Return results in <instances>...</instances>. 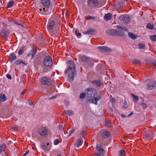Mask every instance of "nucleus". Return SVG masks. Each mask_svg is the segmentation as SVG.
Here are the masks:
<instances>
[{
    "instance_id": "nucleus-31",
    "label": "nucleus",
    "mask_w": 156,
    "mask_h": 156,
    "mask_svg": "<svg viewBox=\"0 0 156 156\" xmlns=\"http://www.w3.org/2000/svg\"><path fill=\"white\" fill-rule=\"evenodd\" d=\"M24 51V47L23 46L21 48L19 49L18 51V54L20 55H21Z\"/></svg>"
},
{
    "instance_id": "nucleus-35",
    "label": "nucleus",
    "mask_w": 156,
    "mask_h": 156,
    "mask_svg": "<svg viewBox=\"0 0 156 156\" xmlns=\"http://www.w3.org/2000/svg\"><path fill=\"white\" fill-rule=\"evenodd\" d=\"M151 39L153 41H156V35H151L150 37Z\"/></svg>"
},
{
    "instance_id": "nucleus-44",
    "label": "nucleus",
    "mask_w": 156,
    "mask_h": 156,
    "mask_svg": "<svg viewBox=\"0 0 156 156\" xmlns=\"http://www.w3.org/2000/svg\"><path fill=\"white\" fill-rule=\"evenodd\" d=\"M95 82L98 86H100L101 85V82L99 81H96Z\"/></svg>"
},
{
    "instance_id": "nucleus-42",
    "label": "nucleus",
    "mask_w": 156,
    "mask_h": 156,
    "mask_svg": "<svg viewBox=\"0 0 156 156\" xmlns=\"http://www.w3.org/2000/svg\"><path fill=\"white\" fill-rule=\"evenodd\" d=\"M58 143H59V140H58V139H55V140L54 141V143L55 145H57L58 144Z\"/></svg>"
},
{
    "instance_id": "nucleus-55",
    "label": "nucleus",
    "mask_w": 156,
    "mask_h": 156,
    "mask_svg": "<svg viewBox=\"0 0 156 156\" xmlns=\"http://www.w3.org/2000/svg\"><path fill=\"white\" fill-rule=\"evenodd\" d=\"M56 97V96H53L52 97H50V99H52L53 98H55Z\"/></svg>"
},
{
    "instance_id": "nucleus-8",
    "label": "nucleus",
    "mask_w": 156,
    "mask_h": 156,
    "mask_svg": "<svg viewBox=\"0 0 156 156\" xmlns=\"http://www.w3.org/2000/svg\"><path fill=\"white\" fill-rule=\"evenodd\" d=\"M97 152V155L100 156H103V154L104 153L103 149L101 147L100 145H97L96 147Z\"/></svg>"
},
{
    "instance_id": "nucleus-5",
    "label": "nucleus",
    "mask_w": 156,
    "mask_h": 156,
    "mask_svg": "<svg viewBox=\"0 0 156 156\" xmlns=\"http://www.w3.org/2000/svg\"><path fill=\"white\" fill-rule=\"evenodd\" d=\"M39 134L42 136H47L48 133V129L44 127L41 128L38 131Z\"/></svg>"
},
{
    "instance_id": "nucleus-20",
    "label": "nucleus",
    "mask_w": 156,
    "mask_h": 156,
    "mask_svg": "<svg viewBox=\"0 0 156 156\" xmlns=\"http://www.w3.org/2000/svg\"><path fill=\"white\" fill-rule=\"evenodd\" d=\"M16 55L14 53H11L9 56V61L11 62L14 60L16 58Z\"/></svg>"
},
{
    "instance_id": "nucleus-1",
    "label": "nucleus",
    "mask_w": 156,
    "mask_h": 156,
    "mask_svg": "<svg viewBox=\"0 0 156 156\" xmlns=\"http://www.w3.org/2000/svg\"><path fill=\"white\" fill-rule=\"evenodd\" d=\"M87 91V101L95 105H97L98 101L101 98L99 93L97 92L95 90L90 88H88Z\"/></svg>"
},
{
    "instance_id": "nucleus-38",
    "label": "nucleus",
    "mask_w": 156,
    "mask_h": 156,
    "mask_svg": "<svg viewBox=\"0 0 156 156\" xmlns=\"http://www.w3.org/2000/svg\"><path fill=\"white\" fill-rule=\"evenodd\" d=\"M125 154V151L124 150H122L119 152V154L121 155H124Z\"/></svg>"
},
{
    "instance_id": "nucleus-4",
    "label": "nucleus",
    "mask_w": 156,
    "mask_h": 156,
    "mask_svg": "<svg viewBox=\"0 0 156 156\" xmlns=\"http://www.w3.org/2000/svg\"><path fill=\"white\" fill-rule=\"evenodd\" d=\"M147 88L149 90H152L156 88V81L152 80L148 83L147 85Z\"/></svg>"
},
{
    "instance_id": "nucleus-46",
    "label": "nucleus",
    "mask_w": 156,
    "mask_h": 156,
    "mask_svg": "<svg viewBox=\"0 0 156 156\" xmlns=\"http://www.w3.org/2000/svg\"><path fill=\"white\" fill-rule=\"evenodd\" d=\"M12 22H13V24H16V25H21L20 24V23H17L16 21H13Z\"/></svg>"
},
{
    "instance_id": "nucleus-57",
    "label": "nucleus",
    "mask_w": 156,
    "mask_h": 156,
    "mask_svg": "<svg viewBox=\"0 0 156 156\" xmlns=\"http://www.w3.org/2000/svg\"><path fill=\"white\" fill-rule=\"evenodd\" d=\"M111 100H112V101L113 102H115V100L113 99V98H112L111 99Z\"/></svg>"
},
{
    "instance_id": "nucleus-3",
    "label": "nucleus",
    "mask_w": 156,
    "mask_h": 156,
    "mask_svg": "<svg viewBox=\"0 0 156 156\" xmlns=\"http://www.w3.org/2000/svg\"><path fill=\"white\" fill-rule=\"evenodd\" d=\"M53 63L52 58L50 56H45L44 58L43 64L45 66H51Z\"/></svg>"
},
{
    "instance_id": "nucleus-32",
    "label": "nucleus",
    "mask_w": 156,
    "mask_h": 156,
    "mask_svg": "<svg viewBox=\"0 0 156 156\" xmlns=\"http://www.w3.org/2000/svg\"><path fill=\"white\" fill-rule=\"evenodd\" d=\"M147 27L149 29L153 30L154 29L153 25L152 23H148L147 25Z\"/></svg>"
},
{
    "instance_id": "nucleus-10",
    "label": "nucleus",
    "mask_w": 156,
    "mask_h": 156,
    "mask_svg": "<svg viewBox=\"0 0 156 156\" xmlns=\"http://www.w3.org/2000/svg\"><path fill=\"white\" fill-rule=\"evenodd\" d=\"M88 4L91 6L94 7L98 5V2L97 0H90Z\"/></svg>"
},
{
    "instance_id": "nucleus-48",
    "label": "nucleus",
    "mask_w": 156,
    "mask_h": 156,
    "mask_svg": "<svg viewBox=\"0 0 156 156\" xmlns=\"http://www.w3.org/2000/svg\"><path fill=\"white\" fill-rule=\"evenodd\" d=\"M94 17L93 16H89V17H87V20H90V19H94Z\"/></svg>"
},
{
    "instance_id": "nucleus-51",
    "label": "nucleus",
    "mask_w": 156,
    "mask_h": 156,
    "mask_svg": "<svg viewBox=\"0 0 156 156\" xmlns=\"http://www.w3.org/2000/svg\"><path fill=\"white\" fill-rule=\"evenodd\" d=\"M12 129L14 130H17V128L15 127L12 126Z\"/></svg>"
},
{
    "instance_id": "nucleus-36",
    "label": "nucleus",
    "mask_w": 156,
    "mask_h": 156,
    "mask_svg": "<svg viewBox=\"0 0 156 156\" xmlns=\"http://www.w3.org/2000/svg\"><path fill=\"white\" fill-rule=\"evenodd\" d=\"M131 95H132V97L133 98V100L134 101H137L138 100V97L137 96H135L134 94H131Z\"/></svg>"
},
{
    "instance_id": "nucleus-53",
    "label": "nucleus",
    "mask_w": 156,
    "mask_h": 156,
    "mask_svg": "<svg viewBox=\"0 0 156 156\" xmlns=\"http://www.w3.org/2000/svg\"><path fill=\"white\" fill-rule=\"evenodd\" d=\"M26 91H27V90H24L21 93V94L22 95H23V94H24L25 93H26Z\"/></svg>"
},
{
    "instance_id": "nucleus-25",
    "label": "nucleus",
    "mask_w": 156,
    "mask_h": 156,
    "mask_svg": "<svg viewBox=\"0 0 156 156\" xmlns=\"http://www.w3.org/2000/svg\"><path fill=\"white\" fill-rule=\"evenodd\" d=\"M81 60L84 62H87L89 60V58L87 56L83 55L81 57Z\"/></svg>"
},
{
    "instance_id": "nucleus-61",
    "label": "nucleus",
    "mask_w": 156,
    "mask_h": 156,
    "mask_svg": "<svg viewBox=\"0 0 156 156\" xmlns=\"http://www.w3.org/2000/svg\"><path fill=\"white\" fill-rule=\"evenodd\" d=\"M154 156H156V154L154 155Z\"/></svg>"
},
{
    "instance_id": "nucleus-7",
    "label": "nucleus",
    "mask_w": 156,
    "mask_h": 156,
    "mask_svg": "<svg viewBox=\"0 0 156 156\" xmlns=\"http://www.w3.org/2000/svg\"><path fill=\"white\" fill-rule=\"evenodd\" d=\"M41 82L43 85H51L52 82L51 80L47 77H44L42 78L41 80Z\"/></svg>"
},
{
    "instance_id": "nucleus-24",
    "label": "nucleus",
    "mask_w": 156,
    "mask_h": 156,
    "mask_svg": "<svg viewBox=\"0 0 156 156\" xmlns=\"http://www.w3.org/2000/svg\"><path fill=\"white\" fill-rule=\"evenodd\" d=\"M122 20L124 23H127L129 21V18L127 16H126L122 18Z\"/></svg>"
},
{
    "instance_id": "nucleus-54",
    "label": "nucleus",
    "mask_w": 156,
    "mask_h": 156,
    "mask_svg": "<svg viewBox=\"0 0 156 156\" xmlns=\"http://www.w3.org/2000/svg\"><path fill=\"white\" fill-rule=\"evenodd\" d=\"M121 115L123 118H125L126 117V115L122 114H121Z\"/></svg>"
},
{
    "instance_id": "nucleus-52",
    "label": "nucleus",
    "mask_w": 156,
    "mask_h": 156,
    "mask_svg": "<svg viewBox=\"0 0 156 156\" xmlns=\"http://www.w3.org/2000/svg\"><path fill=\"white\" fill-rule=\"evenodd\" d=\"M58 128L59 129H62V124H60L58 126Z\"/></svg>"
},
{
    "instance_id": "nucleus-50",
    "label": "nucleus",
    "mask_w": 156,
    "mask_h": 156,
    "mask_svg": "<svg viewBox=\"0 0 156 156\" xmlns=\"http://www.w3.org/2000/svg\"><path fill=\"white\" fill-rule=\"evenodd\" d=\"M85 131L84 130H83L81 133V135L82 136H83L85 134Z\"/></svg>"
},
{
    "instance_id": "nucleus-21",
    "label": "nucleus",
    "mask_w": 156,
    "mask_h": 156,
    "mask_svg": "<svg viewBox=\"0 0 156 156\" xmlns=\"http://www.w3.org/2000/svg\"><path fill=\"white\" fill-rule=\"evenodd\" d=\"M49 145V143H48L47 145H43L42 146V149L45 151H48L50 148V146Z\"/></svg>"
},
{
    "instance_id": "nucleus-63",
    "label": "nucleus",
    "mask_w": 156,
    "mask_h": 156,
    "mask_svg": "<svg viewBox=\"0 0 156 156\" xmlns=\"http://www.w3.org/2000/svg\"><path fill=\"white\" fill-rule=\"evenodd\" d=\"M155 107L156 108V105H155Z\"/></svg>"
},
{
    "instance_id": "nucleus-62",
    "label": "nucleus",
    "mask_w": 156,
    "mask_h": 156,
    "mask_svg": "<svg viewBox=\"0 0 156 156\" xmlns=\"http://www.w3.org/2000/svg\"><path fill=\"white\" fill-rule=\"evenodd\" d=\"M121 154H119V156H121Z\"/></svg>"
},
{
    "instance_id": "nucleus-16",
    "label": "nucleus",
    "mask_w": 156,
    "mask_h": 156,
    "mask_svg": "<svg viewBox=\"0 0 156 156\" xmlns=\"http://www.w3.org/2000/svg\"><path fill=\"white\" fill-rule=\"evenodd\" d=\"M55 22L54 20H51L49 22L48 27L49 30H52L55 25Z\"/></svg>"
},
{
    "instance_id": "nucleus-30",
    "label": "nucleus",
    "mask_w": 156,
    "mask_h": 156,
    "mask_svg": "<svg viewBox=\"0 0 156 156\" xmlns=\"http://www.w3.org/2000/svg\"><path fill=\"white\" fill-rule=\"evenodd\" d=\"M5 144H2L0 146V152L3 151L5 148Z\"/></svg>"
},
{
    "instance_id": "nucleus-33",
    "label": "nucleus",
    "mask_w": 156,
    "mask_h": 156,
    "mask_svg": "<svg viewBox=\"0 0 156 156\" xmlns=\"http://www.w3.org/2000/svg\"><path fill=\"white\" fill-rule=\"evenodd\" d=\"M132 62L133 64L136 63L137 64H140V61L138 59H133L132 60Z\"/></svg>"
},
{
    "instance_id": "nucleus-15",
    "label": "nucleus",
    "mask_w": 156,
    "mask_h": 156,
    "mask_svg": "<svg viewBox=\"0 0 156 156\" xmlns=\"http://www.w3.org/2000/svg\"><path fill=\"white\" fill-rule=\"evenodd\" d=\"M96 33V30L92 28L89 29L88 30L86 31L85 34H94Z\"/></svg>"
},
{
    "instance_id": "nucleus-45",
    "label": "nucleus",
    "mask_w": 156,
    "mask_h": 156,
    "mask_svg": "<svg viewBox=\"0 0 156 156\" xmlns=\"http://www.w3.org/2000/svg\"><path fill=\"white\" fill-rule=\"evenodd\" d=\"M29 150L26 151L25 153L23 154V156H26L28 153H29Z\"/></svg>"
},
{
    "instance_id": "nucleus-34",
    "label": "nucleus",
    "mask_w": 156,
    "mask_h": 156,
    "mask_svg": "<svg viewBox=\"0 0 156 156\" xmlns=\"http://www.w3.org/2000/svg\"><path fill=\"white\" fill-rule=\"evenodd\" d=\"M145 46V45L144 44H141L139 43L138 44V47L140 49H143Z\"/></svg>"
},
{
    "instance_id": "nucleus-19",
    "label": "nucleus",
    "mask_w": 156,
    "mask_h": 156,
    "mask_svg": "<svg viewBox=\"0 0 156 156\" xmlns=\"http://www.w3.org/2000/svg\"><path fill=\"white\" fill-rule=\"evenodd\" d=\"M15 63L16 65H18L21 63H22L26 66L27 64V62H26L22 59H19L17 60L15 62Z\"/></svg>"
},
{
    "instance_id": "nucleus-6",
    "label": "nucleus",
    "mask_w": 156,
    "mask_h": 156,
    "mask_svg": "<svg viewBox=\"0 0 156 156\" xmlns=\"http://www.w3.org/2000/svg\"><path fill=\"white\" fill-rule=\"evenodd\" d=\"M117 28L118 29H119L118 31L117 30V35L116 36H121L123 35L124 33L122 30L127 31V28H124L120 26H117Z\"/></svg>"
},
{
    "instance_id": "nucleus-2",
    "label": "nucleus",
    "mask_w": 156,
    "mask_h": 156,
    "mask_svg": "<svg viewBox=\"0 0 156 156\" xmlns=\"http://www.w3.org/2000/svg\"><path fill=\"white\" fill-rule=\"evenodd\" d=\"M68 68L66 70L65 73L68 74L69 78L73 80L76 73L75 65L73 61L70 60L68 62Z\"/></svg>"
},
{
    "instance_id": "nucleus-17",
    "label": "nucleus",
    "mask_w": 156,
    "mask_h": 156,
    "mask_svg": "<svg viewBox=\"0 0 156 156\" xmlns=\"http://www.w3.org/2000/svg\"><path fill=\"white\" fill-rule=\"evenodd\" d=\"M98 48L99 50L101 51H109L110 49L109 48L105 46H99Z\"/></svg>"
},
{
    "instance_id": "nucleus-60",
    "label": "nucleus",
    "mask_w": 156,
    "mask_h": 156,
    "mask_svg": "<svg viewBox=\"0 0 156 156\" xmlns=\"http://www.w3.org/2000/svg\"><path fill=\"white\" fill-rule=\"evenodd\" d=\"M29 104H30V105H32V103H29Z\"/></svg>"
},
{
    "instance_id": "nucleus-59",
    "label": "nucleus",
    "mask_w": 156,
    "mask_h": 156,
    "mask_svg": "<svg viewBox=\"0 0 156 156\" xmlns=\"http://www.w3.org/2000/svg\"><path fill=\"white\" fill-rule=\"evenodd\" d=\"M148 135H149V134H148L146 135V136H148Z\"/></svg>"
},
{
    "instance_id": "nucleus-14",
    "label": "nucleus",
    "mask_w": 156,
    "mask_h": 156,
    "mask_svg": "<svg viewBox=\"0 0 156 156\" xmlns=\"http://www.w3.org/2000/svg\"><path fill=\"white\" fill-rule=\"evenodd\" d=\"M107 34L109 35L115 36L117 35V30H108L106 31Z\"/></svg>"
},
{
    "instance_id": "nucleus-13",
    "label": "nucleus",
    "mask_w": 156,
    "mask_h": 156,
    "mask_svg": "<svg viewBox=\"0 0 156 156\" xmlns=\"http://www.w3.org/2000/svg\"><path fill=\"white\" fill-rule=\"evenodd\" d=\"M36 52L37 50H34V49H32L29 51L27 54V56L29 57L31 55V58L33 59L34 57Z\"/></svg>"
},
{
    "instance_id": "nucleus-40",
    "label": "nucleus",
    "mask_w": 156,
    "mask_h": 156,
    "mask_svg": "<svg viewBox=\"0 0 156 156\" xmlns=\"http://www.w3.org/2000/svg\"><path fill=\"white\" fill-rule=\"evenodd\" d=\"M141 106L142 108H145L147 107V104L144 103H142L141 104Z\"/></svg>"
},
{
    "instance_id": "nucleus-12",
    "label": "nucleus",
    "mask_w": 156,
    "mask_h": 156,
    "mask_svg": "<svg viewBox=\"0 0 156 156\" xmlns=\"http://www.w3.org/2000/svg\"><path fill=\"white\" fill-rule=\"evenodd\" d=\"M83 143V139L82 138H80L78 139L75 144V146L76 147H78L81 145Z\"/></svg>"
},
{
    "instance_id": "nucleus-43",
    "label": "nucleus",
    "mask_w": 156,
    "mask_h": 156,
    "mask_svg": "<svg viewBox=\"0 0 156 156\" xmlns=\"http://www.w3.org/2000/svg\"><path fill=\"white\" fill-rule=\"evenodd\" d=\"M123 107L124 108H127V104L126 101L124 102L123 104Z\"/></svg>"
},
{
    "instance_id": "nucleus-47",
    "label": "nucleus",
    "mask_w": 156,
    "mask_h": 156,
    "mask_svg": "<svg viewBox=\"0 0 156 156\" xmlns=\"http://www.w3.org/2000/svg\"><path fill=\"white\" fill-rule=\"evenodd\" d=\"M6 77L9 79H11V75L9 74H7L6 75Z\"/></svg>"
},
{
    "instance_id": "nucleus-49",
    "label": "nucleus",
    "mask_w": 156,
    "mask_h": 156,
    "mask_svg": "<svg viewBox=\"0 0 156 156\" xmlns=\"http://www.w3.org/2000/svg\"><path fill=\"white\" fill-rule=\"evenodd\" d=\"M106 124L107 126H108L109 127H110L111 126V123H110V122L108 123V122H107V123H106Z\"/></svg>"
},
{
    "instance_id": "nucleus-22",
    "label": "nucleus",
    "mask_w": 156,
    "mask_h": 156,
    "mask_svg": "<svg viewBox=\"0 0 156 156\" xmlns=\"http://www.w3.org/2000/svg\"><path fill=\"white\" fill-rule=\"evenodd\" d=\"M111 14L109 13L105 14L104 17V20L107 21L110 20L111 19Z\"/></svg>"
},
{
    "instance_id": "nucleus-23",
    "label": "nucleus",
    "mask_w": 156,
    "mask_h": 156,
    "mask_svg": "<svg viewBox=\"0 0 156 156\" xmlns=\"http://www.w3.org/2000/svg\"><path fill=\"white\" fill-rule=\"evenodd\" d=\"M15 4V2L12 0H11L8 4L7 6V8H10L13 6Z\"/></svg>"
},
{
    "instance_id": "nucleus-39",
    "label": "nucleus",
    "mask_w": 156,
    "mask_h": 156,
    "mask_svg": "<svg viewBox=\"0 0 156 156\" xmlns=\"http://www.w3.org/2000/svg\"><path fill=\"white\" fill-rule=\"evenodd\" d=\"M74 130L75 129H72L69 131V136L71 135L74 132Z\"/></svg>"
},
{
    "instance_id": "nucleus-41",
    "label": "nucleus",
    "mask_w": 156,
    "mask_h": 156,
    "mask_svg": "<svg viewBox=\"0 0 156 156\" xmlns=\"http://www.w3.org/2000/svg\"><path fill=\"white\" fill-rule=\"evenodd\" d=\"M75 34L77 36H80L81 35V34L80 33H79V31L77 30H76L75 31Z\"/></svg>"
},
{
    "instance_id": "nucleus-9",
    "label": "nucleus",
    "mask_w": 156,
    "mask_h": 156,
    "mask_svg": "<svg viewBox=\"0 0 156 156\" xmlns=\"http://www.w3.org/2000/svg\"><path fill=\"white\" fill-rule=\"evenodd\" d=\"M37 11L45 15L49 14L51 12V11H49L48 9H46L44 8L43 9H41L37 8Z\"/></svg>"
},
{
    "instance_id": "nucleus-37",
    "label": "nucleus",
    "mask_w": 156,
    "mask_h": 156,
    "mask_svg": "<svg viewBox=\"0 0 156 156\" xmlns=\"http://www.w3.org/2000/svg\"><path fill=\"white\" fill-rule=\"evenodd\" d=\"M86 96V94L84 93H81L80 96V98L81 99H83V98Z\"/></svg>"
},
{
    "instance_id": "nucleus-56",
    "label": "nucleus",
    "mask_w": 156,
    "mask_h": 156,
    "mask_svg": "<svg viewBox=\"0 0 156 156\" xmlns=\"http://www.w3.org/2000/svg\"><path fill=\"white\" fill-rule=\"evenodd\" d=\"M133 114V112H131L128 115V117H130Z\"/></svg>"
},
{
    "instance_id": "nucleus-29",
    "label": "nucleus",
    "mask_w": 156,
    "mask_h": 156,
    "mask_svg": "<svg viewBox=\"0 0 156 156\" xmlns=\"http://www.w3.org/2000/svg\"><path fill=\"white\" fill-rule=\"evenodd\" d=\"M65 114H67L69 115H73L74 112L72 110H66L64 111Z\"/></svg>"
},
{
    "instance_id": "nucleus-58",
    "label": "nucleus",
    "mask_w": 156,
    "mask_h": 156,
    "mask_svg": "<svg viewBox=\"0 0 156 156\" xmlns=\"http://www.w3.org/2000/svg\"><path fill=\"white\" fill-rule=\"evenodd\" d=\"M57 156H62V155L60 154H58Z\"/></svg>"
},
{
    "instance_id": "nucleus-28",
    "label": "nucleus",
    "mask_w": 156,
    "mask_h": 156,
    "mask_svg": "<svg viewBox=\"0 0 156 156\" xmlns=\"http://www.w3.org/2000/svg\"><path fill=\"white\" fill-rule=\"evenodd\" d=\"M128 35L129 37L133 39H135L136 37V36L131 33H128Z\"/></svg>"
},
{
    "instance_id": "nucleus-26",
    "label": "nucleus",
    "mask_w": 156,
    "mask_h": 156,
    "mask_svg": "<svg viewBox=\"0 0 156 156\" xmlns=\"http://www.w3.org/2000/svg\"><path fill=\"white\" fill-rule=\"evenodd\" d=\"M110 135V133L109 132L105 131L103 132L102 136L104 138H106L108 137Z\"/></svg>"
},
{
    "instance_id": "nucleus-18",
    "label": "nucleus",
    "mask_w": 156,
    "mask_h": 156,
    "mask_svg": "<svg viewBox=\"0 0 156 156\" xmlns=\"http://www.w3.org/2000/svg\"><path fill=\"white\" fill-rule=\"evenodd\" d=\"M9 34V31L3 29L1 30V34L2 37H4L5 36H8Z\"/></svg>"
},
{
    "instance_id": "nucleus-27",
    "label": "nucleus",
    "mask_w": 156,
    "mask_h": 156,
    "mask_svg": "<svg viewBox=\"0 0 156 156\" xmlns=\"http://www.w3.org/2000/svg\"><path fill=\"white\" fill-rule=\"evenodd\" d=\"M6 97L5 94H0V101L2 102L5 101Z\"/></svg>"
},
{
    "instance_id": "nucleus-11",
    "label": "nucleus",
    "mask_w": 156,
    "mask_h": 156,
    "mask_svg": "<svg viewBox=\"0 0 156 156\" xmlns=\"http://www.w3.org/2000/svg\"><path fill=\"white\" fill-rule=\"evenodd\" d=\"M41 2L42 4L47 9L50 5V1L49 0H42Z\"/></svg>"
}]
</instances>
